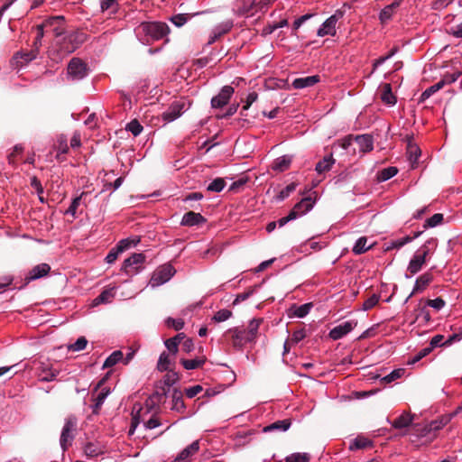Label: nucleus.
<instances>
[{
    "label": "nucleus",
    "instance_id": "nucleus-53",
    "mask_svg": "<svg viewBox=\"0 0 462 462\" xmlns=\"http://www.w3.org/2000/svg\"><path fill=\"white\" fill-rule=\"evenodd\" d=\"M296 189V184L294 182L290 183L287 185L284 189H282L279 194L277 195L278 200H283L286 198H288L291 192H293Z\"/></svg>",
    "mask_w": 462,
    "mask_h": 462
},
{
    "label": "nucleus",
    "instance_id": "nucleus-58",
    "mask_svg": "<svg viewBox=\"0 0 462 462\" xmlns=\"http://www.w3.org/2000/svg\"><path fill=\"white\" fill-rule=\"evenodd\" d=\"M396 51L397 49H393L386 56H383L375 60L373 64L374 70H375L379 66L383 65L387 60L391 59Z\"/></svg>",
    "mask_w": 462,
    "mask_h": 462
},
{
    "label": "nucleus",
    "instance_id": "nucleus-30",
    "mask_svg": "<svg viewBox=\"0 0 462 462\" xmlns=\"http://www.w3.org/2000/svg\"><path fill=\"white\" fill-rule=\"evenodd\" d=\"M179 381V374L173 371L168 372L162 380V383H164V386L162 388V394H167V393L170 391L171 386L175 384Z\"/></svg>",
    "mask_w": 462,
    "mask_h": 462
},
{
    "label": "nucleus",
    "instance_id": "nucleus-51",
    "mask_svg": "<svg viewBox=\"0 0 462 462\" xmlns=\"http://www.w3.org/2000/svg\"><path fill=\"white\" fill-rule=\"evenodd\" d=\"M189 17L190 15L188 14H178L176 15H173L171 18V21L175 26L181 27L188 22Z\"/></svg>",
    "mask_w": 462,
    "mask_h": 462
},
{
    "label": "nucleus",
    "instance_id": "nucleus-35",
    "mask_svg": "<svg viewBox=\"0 0 462 462\" xmlns=\"http://www.w3.org/2000/svg\"><path fill=\"white\" fill-rule=\"evenodd\" d=\"M100 8L102 12L109 11L113 14L118 10V3L116 0H101Z\"/></svg>",
    "mask_w": 462,
    "mask_h": 462
},
{
    "label": "nucleus",
    "instance_id": "nucleus-27",
    "mask_svg": "<svg viewBox=\"0 0 462 462\" xmlns=\"http://www.w3.org/2000/svg\"><path fill=\"white\" fill-rule=\"evenodd\" d=\"M373 446V442L364 436H357L349 445L350 450L363 449Z\"/></svg>",
    "mask_w": 462,
    "mask_h": 462
},
{
    "label": "nucleus",
    "instance_id": "nucleus-61",
    "mask_svg": "<svg viewBox=\"0 0 462 462\" xmlns=\"http://www.w3.org/2000/svg\"><path fill=\"white\" fill-rule=\"evenodd\" d=\"M445 300H442L441 298H436L434 300H427V305L437 310H441L445 306Z\"/></svg>",
    "mask_w": 462,
    "mask_h": 462
},
{
    "label": "nucleus",
    "instance_id": "nucleus-28",
    "mask_svg": "<svg viewBox=\"0 0 462 462\" xmlns=\"http://www.w3.org/2000/svg\"><path fill=\"white\" fill-rule=\"evenodd\" d=\"M206 363L205 356H199L194 359H181L180 364L186 370H194L201 367Z\"/></svg>",
    "mask_w": 462,
    "mask_h": 462
},
{
    "label": "nucleus",
    "instance_id": "nucleus-22",
    "mask_svg": "<svg viewBox=\"0 0 462 462\" xmlns=\"http://www.w3.org/2000/svg\"><path fill=\"white\" fill-rule=\"evenodd\" d=\"M314 206V201L311 200L310 197L303 198L300 202H298L291 212H294L296 215V218L300 216H302L311 210Z\"/></svg>",
    "mask_w": 462,
    "mask_h": 462
},
{
    "label": "nucleus",
    "instance_id": "nucleus-7",
    "mask_svg": "<svg viewBox=\"0 0 462 462\" xmlns=\"http://www.w3.org/2000/svg\"><path fill=\"white\" fill-rule=\"evenodd\" d=\"M77 429L78 419L75 416L71 415L65 419V423L60 436V445L64 451L72 445Z\"/></svg>",
    "mask_w": 462,
    "mask_h": 462
},
{
    "label": "nucleus",
    "instance_id": "nucleus-31",
    "mask_svg": "<svg viewBox=\"0 0 462 462\" xmlns=\"http://www.w3.org/2000/svg\"><path fill=\"white\" fill-rule=\"evenodd\" d=\"M84 453L88 457L94 458L101 455L103 453V449L99 444L89 442L86 444Z\"/></svg>",
    "mask_w": 462,
    "mask_h": 462
},
{
    "label": "nucleus",
    "instance_id": "nucleus-33",
    "mask_svg": "<svg viewBox=\"0 0 462 462\" xmlns=\"http://www.w3.org/2000/svg\"><path fill=\"white\" fill-rule=\"evenodd\" d=\"M367 238L365 236H362L356 240L353 246V253L355 254H362L368 251L371 248V245H367Z\"/></svg>",
    "mask_w": 462,
    "mask_h": 462
},
{
    "label": "nucleus",
    "instance_id": "nucleus-42",
    "mask_svg": "<svg viewBox=\"0 0 462 462\" xmlns=\"http://www.w3.org/2000/svg\"><path fill=\"white\" fill-rule=\"evenodd\" d=\"M81 202V196L76 197L72 199L69 207L64 211V215L70 216L72 219L76 217L78 208Z\"/></svg>",
    "mask_w": 462,
    "mask_h": 462
},
{
    "label": "nucleus",
    "instance_id": "nucleus-34",
    "mask_svg": "<svg viewBox=\"0 0 462 462\" xmlns=\"http://www.w3.org/2000/svg\"><path fill=\"white\" fill-rule=\"evenodd\" d=\"M103 380L100 381L94 393V398L97 399L98 402H105L106 397L110 394L111 391L109 387H103Z\"/></svg>",
    "mask_w": 462,
    "mask_h": 462
},
{
    "label": "nucleus",
    "instance_id": "nucleus-54",
    "mask_svg": "<svg viewBox=\"0 0 462 462\" xmlns=\"http://www.w3.org/2000/svg\"><path fill=\"white\" fill-rule=\"evenodd\" d=\"M380 296L378 294L371 295L363 304L364 310H369L374 308L379 301Z\"/></svg>",
    "mask_w": 462,
    "mask_h": 462
},
{
    "label": "nucleus",
    "instance_id": "nucleus-16",
    "mask_svg": "<svg viewBox=\"0 0 462 462\" xmlns=\"http://www.w3.org/2000/svg\"><path fill=\"white\" fill-rule=\"evenodd\" d=\"M38 378L42 382H51L55 379L56 370L49 362H41L38 366Z\"/></svg>",
    "mask_w": 462,
    "mask_h": 462
},
{
    "label": "nucleus",
    "instance_id": "nucleus-29",
    "mask_svg": "<svg viewBox=\"0 0 462 462\" xmlns=\"http://www.w3.org/2000/svg\"><path fill=\"white\" fill-rule=\"evenodd\" d=\"M334 163H335V160H334L333 156L330 154V155L325 156L323 158V160L319 161L317 163L315 170L319 174H321L326 171H328L332 168Z\"/></svg>",
    "mask_w": 462,
    "mask_h": 462
},
{
    "label": "nucleus",
    "instance_id": "nucleus-56",
    "mask_svg": "<svg viewBox=\"0 0 462 462\" xmlns=\"http://www.w3.org/2000/svg\"><path fill=\"white\" fill-rule=\"evenodd\" d=\"M460 74L461 73L459 71H456V72L451 73V74H446L439 81L441 83H443V87L445 85L452 84V83H454L455 81L457 80V79L459 78Z\"/></svg>",
    "mask_w": 462,
    "mask_h": 462
},
{
    "label": "nucleus",
    "instance_id": "nucleus-36",
    "mask_svg": "<svg viewBox=\"0 0 462 462\" xmlns=\"http://www.w3.org/2000/svg\"><path fill=\"white\" fill-rule=\"evenodd\" d=\"M123 358V353L121 351L113 352L104 362L103 366L109 368L116 365Z\"/></svg>",
    "mask_w": 462,
    "mask_h": 462
},
{
    "label": "nucleus",
    "instance_id": "nucleus-24",
    "mask_svg": "<svg viewBox=\"0 0 462 462\" xmlns=\"http://www.w3.org/2000/svg\"><path fill=\"white\" fill-rule=\"evenodd\" d=\"M291 425V421L289 419L276 420L270 425H267L263 428V432H272V431H287Z\"/></svg>",
    "mask_w": 462,
    "mask_h": 462
},
{
    "label": "nucleus",
    "instance_id": "nucleus-57",
    "mask_svg": "<svg viewBox=\"0 0 462 462\" xmlns=\"http://www.w3.org/2000/svg\"><path fill=\"white\" fill-rule=\"evenodd\" d=\"M394 11L392 9V6H385L381 12H380V20L382 23H385L389 21L392 16L393 15Z\"/></svg>",
    "mask_w": 462,
    "mask_h": 462
},
{
    "label": "nucleus",
    "instance_id": "nucleus-17",
    "mask_svg": "<svg viewBox=\"0 0 462 462\" xmlns=\"http://www.w3.org/2000/svg\"><path fill=\"white\" fill-rule=\"evenodd\" d=\"M205 222L206 218L200 213L189 211L183 215L180 225L184 226H194Z\"/></svg>",
    "mask_w": 462,
    "mask_h": 462
},
{
    "label": "nucleus",
    "instance_id": "nucleus-46",
    "mask_svg": "<svg viewBox=\"0 0 462 462\" xmlns=\"http://www.w3.org/2000/svg\"><path fill=\"white\" fill-rule=\"evenodd\" d=\"M138 243H139V239H135V238L134 239H130V238L122 239L116 245L117 251H121L123 253L124 251L131 248L132 246L136 245Z\"/></svg>",
    "mask_w": 462,
    "mask_h": 462
},
{
    "label": "nucleus",
    "instance_id": "nucleus-2",
    "mask_svg": "<svg viewBox=\"0 0 462 462\" xmlns=\"http://www.w3.org/2000/svg\"><path fill=\"white\" fill-rule=\"evenodd\" d=\"M169 32L168 24L162 22H143L134 28L136 37L145 44L163 39Z\"/></svg>",
    "mask_w": 462,
    "mask_h": 462
},
{
    "label": "nucleus",
    "instance_id": "nucleus-62",
    "mask_svg": "<svg viewBox=\"0 0 462 462\" xmlns=\"http://www.w3.org/2000/svg\"><path fill=\"white\" fill-rule=\"evenodd\" d=\"M167 325L173 327L175 330H180L184 327V321L181 319L168 318Z\"/></svg>",
    "mask_w": 462,
    "mask_h": 462
},
{
    "label": "nucleus",
    "instance_id": "nucleus-32",
    "mask_svg": "<svg viewBox=\"0 0 462 462\" xmlns=\"http://www.w3.org/2000/svg\"><path fill=\"white\" fill-rule=\"evenodd\" d=\"M171 409L182 412L185 410V404L182 398V393L179 390H174L172 393V406Z\"/></svg>",
    "mask_w": 462,
    "mask_h": 462
},
{
    "label": "nucleus",
    "instance_id": "nucleus-40",
    "mask_svg": "<svg viewBox=\"0 0 462 462\" xmlns=\"http://www.w3.org/2000/svg\"><path fill=\"white\" fill-rule=\"evenodd\" d=\"M398 172V170L396 167H388L385 169H383L378 173V180L380 181H386L390 180L391 178L394 177Z\"/></svg>",
    "mask_w": 462,
    "mask_h": 462
},
{
    "label": "nucleus",
    "instance_id": "nucleus-3",
    "mask_svg": "<svg viewBox=\"0 0 462 462\" xmlns=\"http://www.w3.org/2000/svg\"><path fill=\"white\" fill-rule=\"evenodd\" d=\"M437 248V240L430 238L427 240L412 255L407 270L406 278H411L418 273L422 266L427 262L430 255H431Z\"/></svg>",
    "mask_w": 462,
    "mask_h": 462
},
{
    "label": "nucleus",
    "instance_id": "nucleus-64",
    "mask_svg": "<svg viewBox=\"0 0 462 462\" xmlns=\"http://www.w3.org/2000/svg\"><path fill=\"white\" fill-rule=\"evenodd\" d=\"M114 294H113V291L111 290H106V291H104L97 299L96 300L97 302H102V303H106V302H109L111 300V299L113 298Z\"/></svg>",
    "mask_w": 462,
    "mask_h": 462
},
{
    "label": "nucleus",
    "instance_id": "nucleus-20",
    "mask_svg": "<svg viewBox=\"0 0 462 462\" xmlns=\"http://www.w3.org/2000/svg\"><path fill=\"white\" fill-rule=\"evenodd\" d=\"M313 304L311 302L305 303L302 305L292 304L289 309L288 316L289 317H296V318H304L306 317L311 310Z\"/></svg>",
    "mask_w": 462,
    "mask_h": 462
},
{
    "label": "nucleus",
    "instance_id": "nucleus-48",
    "mask_svg": "<svg viewBox=\"0 0 462 462\" xmlns=\"http://www.w3.org/2000/svg\"><path fill=\"white\" fill-rule=\"evenodd\" d=\"M310 458L308 453H293L285 458V462H309Z\"/></svg>",
    "mask_w": 462,
    "mask_h": 462
},
{
    "label": "nucleus",
    "instance_id": "nucleus-12",
    "mask_svg": "<svg viewBox=\"0 0 462 462\" xmlns=\"http://www.w3.org/2000/svg\"><path fill=\"white\" fill-rule=\"evenodd\" d=\"M235 90L231 86H224L219 93L212 97L211 106L213 108H220L226 106L231 97L233 96Z\"/></svg>",
    "mask_w": 462,
    "mask_h": 462
},
{
    "label": "nucleus",
    "instance_id": "nucleus-55",
    "mask_svg": "<svg viewBox=\"0 0 462 462\" xmlns=\"http://www.w3.org/2000/svg\"><path fill=\"white\" fill-rule=\"evenodd\" d=\"M443 88V83L440 81L437 82L436 84L430 86L427 89H425L421 95L423 98H429L431 95L436 93L437 91L440 90Z\"/></svg>",
    "mask_w": 462,
    "mask_h": 462
},
{
    "label": "nucleus",
    "instance_id": "nucleus-41",
    "mask_svg": "<svg viewBox=\"0 0 462 462\" xmlns=\"http://www.w3.org/2000/svg\"><path fill=\"white\" fill-rule=\"evenodd\" d=\"M181 338H183L182 334H178L174 337L167 339L164 343L165 346L170 352L175 354L178 351V346Z\"/></svg>",
    "mask_w": 462,
    "mask_h": 462
},
{
    "label": "nucleus",
    "instance_id": "nucleus-26",
    "mask_svg": "<svg viewBox=\"0 0 462 462\" xmlns=\"http://www.w3.org/2000/svg\"><path fill=\"white\" fill-rule=\"evenodd\" d=\"M291 156L290 155H283L281 157H278L273 163L272 169L275 171L282 172L289 169L291 163Z\"/></svg>",
    "mask_w": 462,
    "mask_h": 462
},
{
    "label": "nucleus",
    "instance_id": "nucleus-11",
    "mask_svg": "<svg viewBox=\"0 0 462 462\" xmlns=\"http://www.w3.org/2000/svg\"><path fill=\"white\" fill-rule=\"evenodd\" d=\"M144 261L145 255L143 254H133L124 261L122 271L129 275L136 274L142 269Z\"/></svg>",
    "mask_w": 462,
    "mask_h": 462
},
{
    "label": "nucleus",
    "instance_id": "nucleus-52",
    "mask_svg": "<svg viewBox=\"0 0 462 462\" xmlns=\"http://www.w3.org/2000/svg\"><path fill=\"white\" fill-rule=\"evenodd\" d=\"M232 316V312L229 310L222 309L217 311L213 317L216 322H223L227 320Z\"/></svg>",
    "mask_w": 462,
    "mask_h": 462
},
{
    "label": "nucleus",
    "instance_id": "nucleus-9",
    "mask_svg": "<svg viewBox=\"0 0 462 462\" xmlns=\"http://www.w3.org/2000/svg\"><path fill=\"white\" fill-rule=\"evenodd\" d=\"M344 16V12L342 10H337L331 16H329L319 28L317 32V35L319 37H324L327 35L334 36L336 35L337 30L336 26L342 17Z\"/></svg>",
    "mask_w": 462,
    "mask_h": 462
},
{
    "label": "nucleus",
    "instance_id": "nucleus-10",
    "mask_svg": "<svg viewBox=\"0 0 462 462\" xmlns=\"http://www.w3.org/2000/svg\"><path fill=\"white\" fill-rule=\"evenodd\" d=\"M268 5L267 0H242L238 14L252 16L258 12H263Z\"/></svg>",
    "mask_w": 462,
    "mask_h": 462
},
{
    "label": "nucleus",
    "instance_id": "nucleus-50",
    "mask_svg": "<svg viewBox=\"0 0 462 462\" xmlns=\"http://www.w3.org/2000/svg\"><path fill=\"white\" fill-rule=\"evenodd\" d=\"M442 221H443V215L440 213H436L425 221L424 228L435 227V226L440 225L442 223Z\"/></svg>",
    "mask_w": 462,
    "mask_h": 462
},
{
    "label": "nucleus",
    "instance_id": "nucleus-8",
    "mask_svg": "<svg viewBox=\"0 0 462 462\" xmlns=\"http://www.w3.org/2000/svg\"><path fill=\"white\" fill-rule=\"evenodd\" d=\"M175 269L171 264H163L158 267L152 273L149 285L152 288L159 287L169 282L175 273Z\"/></svg>",
    "mask_w": 462,
    "mask_h": 462
},
{
    "label": "nucleus",
    "instance_id": "nucleus-49",
    "mask_svg": "<svg viewBox=\"0 0 462 462\" xmlns=\"http://www.w3.org/2000/svg\"><path fill=\"white\" fill-rule=\"evenodd\" d=\"M125 129L132 133L134 136H138L143 128L136 119H134L126 125Z\"/></svg>",
    "mask_w": 462,
    "mask_h": 462
},
{
    "label": "nucleus",
    "instance_id": "nucleus-23",
    "mask_svg": "<svg viewBox=\"0 0 462 462\" xmlns=\"http://www.w3.org/2000/svg\"><path fill=\"white\" fill-rule=\"evenodd\" d=\"M432 280L433 275L430 273L428 272L421 274L417 278L411 296L414 293L423 291L426 287L432 282Z\"/></svg>",
    "mask_w": 462,
    "mask_h": 462
},
{
    "label": "nucleus",
    "instance_id": "nucleus-60",
    "mask_svg": "<svg viewBox=\"0 0 462 462\" xmlns=\"http://www.w3.org/2000/svg\"><path fill=\"white\" fill-rule=\"evenodd\" d=\"M203 388L201 385L197 384L191 387H189L185 390V394L188 398L191 399L198 395L200 392H202Z\"/></svg>",
    "mask_w": 462,
    "mask_h": 462
},
{
    "label": "nucleus",
    "instance_id": "nucleus-18",
    "mask_svg": "<svg viewBox=\"0 0 462 462\" xmlns=\"http://www.w3.org/2000/svg\"><path fill=\"white\" fill-rule=\"evenodd\" d=\"M355 140L359 152L362 153L371 152L374 149V140L370 134L356 135Z\"/></svg>",
    "mask_w": 462,
    "mask_h": 462
},
{
    "label": "nucleus",
    "instance_id": "nucleus-39",
    "mask_svg": "<svg viewBox=\"0 0 462 462\" xmlns=\"http://www.w3.org/2000/svg\"><path fill=\"white\" fill-rule=\"evenodd\" d=\"M411 417L409 414H402L396 418L393 423L395 429H403L411 423Z\"/></svg>",
    "mask_w": 462,
    "mask_h": 462
},
{
    "label": "nucleus",
    "instance_id": "nucleus-19",
    "mask_svg": "<svg viewBox=\"0 0 462 462\" xmlns=\"http://www.w3.org/2000/svg\"><path fill=\"white\" fill-rule=\"evenodd\" d=\"M320 80L319 76L313 75V76H308L305 78H297L292 81V87L295 89H302L305 88H310L314 86L315 84L319 83Z\"/></svg>",
    "mask_w": 462,
    "mask_h": 462
},
{
    "label": "nucleus",
    "instance_id": "nucleus-13",
    "mask_svg": "<svg viewBox=\"0 0 462 462\" xmlns=\"http://www.w3.org/2000/svg\"><path fill=\"white\" fill-rule=\"evenodd\" d=\"M356 326V322L355 321H345L335 328H333L329 331V337L333 340H338L347 335L349 332H351L354 328Z\"/></svg>",
    "mask_w": 462,
    "mask_h": 462
},
{
    "label": "nucleus",
    "instance_id": "nucleus-37",
    "mask_svg": "<svg viewBox=\"0 0 462 462\" xmlns=\"http://www.w3.org/2000/svg\"><path fill=\"white\" fill-rule=\"evenodd\" d=\"M381 98L385 104L389 106H393L396 103L395 97L392 93L391 86L389 84L384 86Z\"/></svg>",
    "mask_w": 462,
    "mask_h": 462
},
{
    "label": "nucleus",
    "instance_id": "nucleus-5",
    "mask_svg": "<svg viewBox=\"0 0 462 462\" xmlns=\"http://www.w3.org/2000/svg\"><path fill=\"white\" fill-rule=\"evenodd\" d=\"M89 74V68L81 59L72 58L67 67L66 79L77 82L84 79Z\"/></svg>",
    "mask_w": 462,
    "mask_h": 462
},
{
    "label": "nucleus",
    "instance_id": "nucleus-15",
    "mask_svg": "<svg viewBox=\"0 0 462 462\" xmlns=\"http://www.w3.org/2000/svg\"><path fill=\"white\" fill-rule=\"evenodd\" d=\"M50 271V265L45 263L34 266L25 276V284H28L32 281L38 280L46 276Z\"/></svg>",
    "mask_w": 462,
    "mask_h": 462
},
{
    "label": "nucleus",
    "instance_id": "nucleus-63",
    "mask_svg": "<svg viewBox=\"0 0 462 462\" xmlns=\"http://www.w3.org/2000/svg\"><path fill=\"white\" fill-rule=\"evenodd\" d=\"M462 339V329L458 333L450 335L445 341V346H449L455 342H458Z\"/></svg>",
    "mask_w": 462,
    "mask_h": 462
},
{
    "label": "nucleus",
    "instance_id": "nucleus-43",
    "mask_svg": "<svg viewBox=\"0 0 462 462\" xmlns=\"http://www.w3.org/2000/svg\"><path fill=\"white\" fill-rule=\"evenodd\" d=\"M233 27V23L231 21H226L224 23H221L214 27L212 32L216 33V35L219 36V38L228 32L231 28Z\"/></svg>",
    "mask_w": 462,
    "mask_h": 462
},
{
    "label": "nucleus",
    "instance_id": "nucleus-21",
    "mask_svg": "<svg viewBox=\"0 0 462 462\" xmlns=\"http://www.w3.org/2000/svg\"><path fill=\"white\" fill-rule=\"evenodd\" d=\"M407 155L413 167L420 156V149L412 142V136H407Z\"/></svg>",
    "mask_w": 462,
    "mask_h": 462
},
{
    "label": "nucleus",
    "instance_id": "nucleus-6",
    "mask_svg": "<svg viewBox=\"0 0 462 462\" xmlns=\"http://www.w3.org/2000/svg\"><path fill=\"white\" fill-rule=\"evenodd\" d=\"M83 42V33L60 32V53L69 54L76 51Z\"/></svg>",
    "mask_w": 462,
    "mask_h": 462
},
{
    "label": "nucleus",
    "instance_id": "nucleus-59",
    "mask_svg": "<svg viewBox=\"0 0 462 462\" xmlns=\"http://www.w3.org/2000/svg\"><path fill=\"white\" fill-rule=\"evenodd\" d=\"M438 346H445L444 345V336L442 335H436L434 336L430 342V348L432 350L435 347Z\"/></svg>",
    "mask_w": 462,
    "mask_h": 462
},
{
    "label": "nucleus",
    "instance_id": "nucleus-4",
    "mask_svg": "<svg viewBox=\"0 0 462 462\" xmlns=\"http://www.w3.org/2000/svg\"><path fill=\"white\" fill-rule=\"evenodd\" d=\"M263 322V319H252L246 329H240L237 328L229 329L228 332L232 333L233 345L241 347L247 343L254 342L258 334V329Z\"/></svg>",
    "mask_w": 462,
    "mask_h": 462
},
{
    "label": "nucleus",
    "instance_id": "nucleus-25",
    "mask_svg": "<svg viewBox=\"0 0 462 462\" xmlns=\"http://www.w3.org/2000/svg\"><path fill=\"white\" fill-rule=\"evenodd\" d=\"M199 449V440L193 441L186 447L176 457V461H189V457Z\"/></svg>",
    "mask_w": 462,
    "mask_h": 462
},
{
    "label": "nucleus",
    "instance_id": "nucleus-47",
    "mask_svg": "<svg viewBox=\"0 0 462 462\" xmlns=\"http://www.w3.org/2000/svg\"><path fill=\"white\" fill-rule=\"evenodd\" d=\"M170 356L169 355L164 351L160 355L158 363H157V368L161 372L167 371L170 365Z\"/></svg>",
    "mask_w": 462,
    "mask_h": 462
},
{
    "label": "nucleus",
    "instance_id": "nucleus-44",
    "mask_svg": "<svg viewBox=\"0 0 462 462\" xmlns=\"http://www.w3.org/2000/svg\"><path fill=\"white\" fill-rule=\"evenodd\" d=\"M226 187V182L222 178L213 180L208 186L207 189L212 192H220Z\"/></svg>",
    "mask_w": 462,
    "mask_h": 462
},
{
    "label": "nucleus",
    "instance_id": "nucleus-14",
    "mask_svg": "<svg viewBox=\"0 0 462 462\" xmlns=\"http://www.w3.org/2000/svg\"><path fill=\"white\" fill-rule=\"evenodd\" d=\"M185 110V104L183 102H174L169 108L162 113L163 121L170 123L179 118Z\"/></svg>",
    "mask_w": 462,
    "mask_h": 462
},
{
    "label": "nucleus",
    "instance_id": "nucleus-45",
    "mask_svg": "<svg viewBox=\"0 0 462 462\" xmlns=\"http://www.w3.org/2000/svg\"><path fill=\"white\" fill-rule=\"evenodd\" d=\"M88 345V340L85 337H79L75 343L68 345V351L78 352L83 350Z\"/></svg>",
    "mask_w": 462,
    "mask_h": 462
},
{
    "label": "nucleus",
    "instance_id": "nucleus-1",
    "mask_svg": "<svg viewBox=\"0 0 462 462\" xmlns=\"http://www.w3.org/2000/svg\"><path fill=\"white\" fill-rule=\"evenodd\" d=\"M57 22L58 16H52L42 24L37 26L36 36L33 42L34 49L26 51H18L15 53L12 60V66L14 69L19 70L36 58L37 49L42 44V38L44 36V33L48 32L49 26H53Z\"/></svg>",
    "mask_w": 462,
    "mask_h": 462
},
{
    "label": "nucleus",
    "instance_id": "nucleus-38",
    "mask_svg": "<svg viewBox=\"0 0 462 462\" xmlns=\"http://www.w3.org/2000/svg\"><path fill=\"white\" fill-rule=\"evenodd\" d=\"M405 374L404 368H397L393 370L390 374L383 377L382 381L386 383H391L394 382L395 380L402 378L403 374Z\"/></svg>",
    "mask_w": 462,
    "mask_h": 462
}]
</instances>
